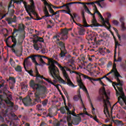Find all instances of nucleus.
Returning <instances> with one entry per match:
<instances>
[{
    "label": "nucleus",
    "mask_w": 126,
    "mask_h": 126,
    "mask_svg": "<svg viewBox=\"0 0 126 126\" xmlns=\"http://www.w3.org/2000/svg\"><path fill=\"white\" fill-rule=\"evenodd\" d=\"M100 101H103L104 105L103 107H104L103 112L104 113V115L107 117V113L106 112H107L109 114V109L108 108V104H107V102L106 101V99H105V97H104V95H101L100 97Z\"/></svg>",
    "instance_id": "nucleus-12"
},
{
    "label": "nucleus",
    "mask_w": 126,
    "mask_h": 126,
    "mask_svg": "<svg viewBox=\"0 0 126 126\" xmlns=\"http://www.w3.org/2000/svg\"><path fill=\"white\" fill-rule=\"evenodd\" d=\"M48 7L49 8V12L50 13H52L53 14L54 13H55V11H54V10L53 9V8H52L51 6H49Z\"/></svg>",
    "instance_id": "nucleus-54"
},
{
    "label": "nucleus",
    "mask_w": 126,
    "mask_h": 126,
    "mask_svg": "<svg viewBox=\"0 0 126 126\" xmlns=\"http://www.w3.org/2000/svg\"><path fill=\"white\" fill-rule=\"evenodd\" d=\"M66 110L67 111V115H72L74 117H75V109H74V110L72 111V112H71V111L69 110V108L66 106Z\"/></svg>",
    "instance_id": "nucleus-22"
},
{
    "label": "nucleus",
    "mask_w": 126,
    "mask_h": 126,
    "mask_svg": "<svg viewBox=\"0 0 126 126\" xmlns=\"http://www.w3.org/2000/svg\"><path fill=\"white\" fill-rule=\"evenodd\" d=\"M101 90L102 91L103 95L105 96V98L109 99V96H108V94H107V93H106V89H105V87H103Z\"/></svg>",
    "instance_id": "nucleus-28"
},
{
    "label": "nucleus",
    "mask_w": 126,
    "mask_h": 126,
    "mask_svg": "<svg viewBox=\"0 0 126 126\" xmlns=\"http://www.w3.org/2000/svg\"><path fill=\"white\" fill-rule=\"evenodd\" d=\"M115 48L114 50V53L116 54L117 53V48H118V45H119V41L117 40L116 41H115Z\"/></svg>",
    "instance_id": "nucleus-40"
},
{
    "label": "nucleus",
    "mask_w": 126,
    "mask_h": 126,
    "mask_svg": "<svg viewBox=\"0 0 126 126\" xmlns=\"http://www.w3.org/2000/svg\"><path fill=\"white\" fill-rule=\"evenodd\" d=\"M37 110H38L39 111L43 112L44 109L42 108V105L41 104H37L36 105Z\"/></svg>",
    "instance_id": "nucleus-36"
},
{
    "label": "nucleus",
    "mask_w": 126,
    "mask_h": 126,
    "mask_svg": "<svg viewBox=\"0 0 126 126\" xmlns=\"http://www.w3.org/2000/svg\"><path fill=\"white\" fill-rule=\"evenodd\" d=\"M73 73H75L76 74H77V75H78L79 78H80V79H81V78H85V79H89V80H91V77H89L87 75H84L81 73H79L78 72H76V71H72Z\"/></svg>",
    "instance_id": "nucleus-16"
},
{
    "label": "nucleus",
    "mask_w": 126,
    "mask_h": 126,
    "mask_svg": "<svg viewBox=\"0 0 126 126\" xmlns=\"http://www.w3.org/2000/svg\"><path fill=\"white\" fill-rule=\"evenodd\" d=\"M71 30H72V28L69 29H63L60 33V36L61 37L60 40H62V41L67 40V38H68V36H67V35H68V31H71Z\"/></svg>",
    "instance_id": "nucleus-10"
},
{
    "label": "nucleus",
    "mask_w": 126,
    "mask_h": 126,
    "mask_svg": "<svg viewBox=\"0 0 126 126\" xmlns=\"http://www.w3.org/2000/svg\"><path fill=\"white\" fill-rule=\"evenodd\" d=\"M24 68H25L26 71H27V72H28V73L30 74V75H31V76H33V71L32 70H31L30 71L27 70V68H26V66L25 65V64H24Z\"/></svg>",
    "instance_id": "nucleus-34"
},
{
    "label": "nucleus",
    "mask_w": 126,
    "mask_h": 126,
    "mask_svg": "<svg viewBox=\"0 0 126 126\" xmlns=\"http://www.w3.org/2000/svg\"><path fill=\"white\" fill-rule=\"evenodd\" d=\"M37 39L38 41L40 42L39 43H44V38H43L42 37L37 36Z\"/></svg>",
    "instance_id": "nucleus-41"
},
{
    "label": "nucleus",
    "mask_w": 126,
    "mask_h": 126,
    "mask_svg": "<svg viewBox=\"0 0 126 126\" xmlns=\"http://www.w3.org/2000/svg\"><path fill=\"white\" fill-rule=\"evenodd\" d=\"M96 13H97L98 15H99V17H100L101 19H102V21H103L104 19V18H103V16L101 15V13L98 11H97L96 12Z\"/></svg>",
    "instance_id": "nucleus-48"
},
{
    "label": "nucleus",
    "mask_w": 126,
    "mask_h": 126,
    "mask_svg": "<svg viewBox=\"0 0 126 126\" xmlns=\"http://www.w3.org/2000/svg\"><path fill=\"white\" fill-rule=\"evenodd\" d=\"M9 80H10V82H12V84H15L16 82V80H15V78L13 77H9Z\"/></svg>",
    "instance_id": "nucleus-33"
},
{
    "label": "nucleus",
    "mask_w": 126,
    "mask_h": 126,
    "mask_svg": "<svg viewBox=\"0 0 126 126\" xmlns=\"http://www.w3.org/2000/svg\"><path fill=\"white\" fill-rule=\"evenodd\" d=\"M35 81L37 83H35L34 80H31L30 82V86L33 90L36 91V92H39L42 94V93L46 92V89H47L46 86L41 85L43 83L42 79H44V77L41 75H37L35 76Z\"/></svg>",
    "instance_id": "nucleus-1"
},
{
    "label": "nucleus",
    "mask_w": 126,
    "mask_h": 126,
    "mask_svg": "<svg viewBox=\"0 0 126 126\" xmlns=\"http://www.w3.org/2000/svg\"><path fill=\"white\" fill-rule=\"evenodd\" d=\"M5 82V81H4V80H0V88H1V87H3L4 86ZM0 93H2V91L0 90Z\"/></svg>",
    "instance_id": "nucleus-30"
},
{
    "label": "nucleus",
    "mask_w": 126,
    "mask_h": 126,
    "mask_svg": "<svg viewBox=\"0 0 126 126\" xmlns=\"http://www.w3.org/2000/svg\"><path fill=\"white\" fill-rule=\"evenodd\" d=\"M117 124L118 126H124V124H123V121L117 120Z\"/></svg>",
    "instance_id": "nucleus-46"
},
{
    "label": "nucleus",
    "mask_w": 126,
    "mask_h": 126,
    "mask_svg": "<svg viewBox=\"0 0 126 126\" xmlns=\"http://www.w3.org/2000/svg\"><path fill=\"white\" fill-rule=\"evenodd\" d=\"M38 39H33L32 40V43H33V48L34 50H36V51H38Z\"/></svg>",
    "instance_id": "nucleus-21"
},
{
    "label": "nucleus",
    "mask_w": 126,
    "mask_h": 126,
    "mask_svg": "<svg viewBox=\"0 0 126 126\" xmlns=\"http://www.w3.org/2000/svg\"><path fill=\"white\" fill-rule=\"evenodd\" d=\"M12 51L15 54V55H16L17 57H21L22 54H20V55H17V51H15V49L12 48Z\"/></svg>",
    "instance_id": "nucleus-49"
},
{
    "label": "nucleus",
    "mask_w": 126,
    "mask_h": 126,
    "mask_svg": "<svg viewBox=\"0 0 126 126\" xmlns=\"http://www.w3.org/2000/svg\"><path fill=\"white\" fill-rule=\"evenodd\" d=\"M58 45L60 47L61 53L60 54V58H64L65 57V54L67 53L65 49V44L63 41H60L57 43Z\"/></svg>",
    "instance_id": "nucleus-9"
},
{
    "label": "nucleus",
    "mask_w": 126,
    "mask_h": 126,
    "mask_svg": "<svg viewBox=\"0 0 126 126\" xmlns=\"http://www.w3.org/2000/svg\"><path fill=\"white\" fill-rule=\"evenodd\" d=\"M37 57H40L39 55H32L28 57L24 62H29L28 59H31L32 61L34 63H35V65H41L40 64L38 63H37V61H36V60H37Z\"/></svg>",
    "instance_id": "nucleus-13"
},
{
    "label": "nucleus",
    "mask_w": 126,
    "mask_h": 126,
    "mask_svg": "<svg viewBox=\"0 0 126 126\" xmlns=\"http://www.w3.org/2000/svg\"><path fill=\"white\" fill-rule=\"evenodd\" d=\"M69 63H71V64H72V65H74V60L72 59H71L69 60L68 61Z\"/></svg>",
    "instance_id": "nucleus-52"
},
{
    "label": "nucleus",
    "mask_w": 126,
    "mask_h": 126,
    "mask_svg": "<svg viewBox=\"0 0 126 126\" xmlns=\"http://www.w3.org/2000/svg\"><path fill=\"white\" fill-rule=\"evenodd\" d=\"M12 35H13L12 36V43H14L13 44H12V45L13 46H14V47H15L17 44V41L16 40V37H17V35H18V34L17 33L16 35H14V34H12Z\"/></svg>",
    "instance_id": "nucleus-20"
},
{
    "label": "nucleus",
    "mask_w": 126,
    "mask_h": 126,
    "mask_svg": "<svg viewBox=\"0 0 126 126\" xmlns=\"http://www.w3.org/2000/svg\"><path fill=\"white\" fill-rule=\"evenodd\" d=\"M112 23L113 24H114V25H116V26H118V25H119V22L115 20L112 21Z\"/></svg>",
    "instance_id": "nucleus-50"
},
{
    "label": "nucleus",
    "mask_w": 126,
    "mask_h": 126,
    "mask_svg": "<svg viewBox=\"0 0 126 126\" xmlns=\"http://www.w3.org/2000/svg\"><path fill=\"white\" fill-rule=\"evenodd\" d=\"M106 79H107V80H108V81H109V82H111V83H112V85L114 87V86H115V87H117V88H118V87H121V86L120 85H113V83H116V82H113V81L112 80H111V79H110V78H109L108 77H106Z\"/></svg>",
    "instance_id": "nucleus-31"
},
{
    "label": "nucleus",
    "mask_w": 126,
    "mask_h": 126,
    "mask_svg": "<svg viewBox=\"0 0 126 126\" xmlns=\"http://www.w3.org/2000/svg\"><path fill=\"white\" fill-rule=\"evenodd\" d=\"M81 100V104L82 105V108H84V111L85 112L86 111V108H85V106L84 105V103H83V100L81 98V95H80V93H79L78 95H75L73 97L74 101H76L77 102L78 100Z\"/></svg>",
    "instance_id": "nucleus-14"
},
{
    "label": "nucleus",
    "mask_w": 126,
    "mask_h": 126,
    "mask_svg": "<svg viewBox=\"0 0 126 126\" xmlns=\"http://www.w3.org/2000/svg\"><path fill=\"white\" fill-rule=\"evenodd\" d=\"M82 16L83 18V23L84 24V27H91V25H89L87 24L86 19H85V15L84 14V12H82Z\"/></svg>",
    "instance_id": "nucleus-17"
},
{
    "label": "nucleus",
    "mask_w": 126,
    "mask_h": 126,
    "mask_svg": "<svg viewBox=\"0 0 126 126\" xmlns=\"http://www.w3.org/2000/svg\"><path fill=\"white\" fill-rule=\"evenodd\" d=\"M84 8L86 10V12H87L88 14H90L93 16V19L92 20V24L91 25V27H99V26H101V25H100V24L97 23V20L95 18V14H92V13H91L90 10H89V8H88V7H87L86 5H84Z\"/></svg>",
    "instance_id": "nucleus-8"
},
{
    "label": "nucleus",
    "mask_w": 126,
    "mask_h": 126,
    "mask_svg": "<svg viewBox=\"0 0 126 126\" xmlns=\"http://www.w3.org/2000/svg\"><path fill=\"white\" fill-rule=\"evenodd\" d=\"M120 22H121V24H125V17H122L120 19Z\"/></svg>",
    "instance_id": "nucleus-45"
},
{
    "label": "nucleus",
    "mask_w": 126,
    "mask_h": 126,
    "mask_svg": "<svg viewBox=\"0 0 126 126\" xmlns=\"http://www.w3.org/2000/svg\"><path fill=\"white\" fill-rule=\"evenodd\" d=\"M24 64L26 66L27 64V66H31L32 65V63H31L30 61L24 62V63H23L24 68Z\"/></svg>",
    "instance_id": "nucleus-35"
},
{
    "label": "nucleus",
    "mask_w": 126,
    "mask_h": 126,
    "mask_svg": "<svg viewBox=\"0 0 126 126\" xmlns=\"http://www.w3.org/2000/svg\"><path fill=\"white\" fill-rule=\"evenodd\" d=\"M63 69L64 70H65V71H71V70H70V69L68 68L66 66H64L63 67Z\"/></svg>",
    "instance_id": "nucleus-62"
},
{
    "label": "nucleus",
    "mask_w": 126,
    "mask_h": 126,
    "mask_svg": "<svg viewBox=\"0 0 126 126\" xmlns=\"http://www.w3.org/2000/svg\"><path fill=\"white\" fill-rule=\"evenodd\" d=\"M112 70H114L113 73H114V76L118 82L117 83H113V85H119L120 86H123V82L121 81V80H120V78L119 77H122V76H121V74H120V73L118 71V70L117 69V64L116 63H113V66Z\"/></svg>",
    "instance_id": "nucleus-5"
},
{
    "label": "nucleus",
    "mask_w": 126,
    "mask_h": 126,
    "mask_svg": "<svg viewBox=\"0 0 126 126\" xmlns=\"http://www.w3.org/2000/svg\"><path fill=\"white\" fill-rule=\"evenodd\" d=\"M109 19H107L106 21L105 20H103L102 21L103 25L107 28V29L109 30L111 29V24H110V23L109 22Z\"/></svg>",
    "instance_id": "nucleus-18"
},
{
    "label": "nucleus",
    "mask_w": 126,
    "mask_h": 126,
    "mask_svg": "<svg viewBox=\"0 0 126 126\" xmlns=\"http://www.w3.org/2000/svg\"><path fill=\"white\" fill-rule=\"evenodd\" d=\"M62 11L66 12V13H67V14H69V15H70V16H71V18H72V19L70 20L71 21L72 20L73 22H75V21H74V17H73V16L72 15V14H71L70 13V12H71V11H70V10L66 11L65 10H62Z\"/></svg>",
    "instance_id": "nucleus-23"
},
{
    "label": "nucleus",
    "mask_w": 126,
    "mask_h": 126,
    "mask_svg": "<svg viewBox=\"0 0 126 126\" xmlns=\"http://www.w3.org/2000/svg\"><path fill=\"white\" fill-rule=\"evenodd\" d=\"M10 7H11L10 6H8V13L9 14L10 16H13V15H14V12H15V11H14V9H11L9 11V8Z\"/></svg>",
    "instance_id": "nucleus-26"
},
{
    "label": "nucleus",
    "mask_w": 126,
    "mask_h": 126,
    "mask_svg": "<svg viewBox=\"0 0 126 126\" xmlns=\"http://www.w3.org/2000/svg\"><path fill=\"white\" fill-rule=\"evenodd\" d=\"M44 12L45 15H51L50 14H49V11H48V10H44Z\"/></svg>",
    "instance_id": "nucleus-64"
},
{
    "label": "nucleus",
    "mask_w": 126,
    "mask_h": 126,
    "mask_svg": "<svg viewBox=\"0 0 126 126\" xmlns=\"http://www.w3.org/2000/svg\"><path fill=\"white\" fill-rule=\"evenodd\" d=\"M67 121L68 123H70V121H71V116L70 115H68V116L67 117Z\"/></svg>",
    "instance_id": "nucleus-55"
},
{
    "label": "nucleus",
    "mask_w": 126,
    "mask_h": 126,
    "mask_svg": "<svg viewBox=\"0 0 126 126\" xmlns=\"http://www.w3.org/2000/svg\"><path fill=\"white\" fill-rule=\"evenodd\" d=\"M38 51H39V49H43V46L42 45V43L41 42H38L37 44Z\"/></svg>",
    "instance_id": "nucleus-43"
},
{
    "label": "nucleus",
    "mask_w": 126,
    "mask_h": 126,
    "mask_svg": "<svg viewBox=\"0 0 126 126\" xmlns=\"http://www.w3.org/2000/svg\"><path fill=\"white\" fill-rule=\"evenodd\" d=\"M49 72L52 77L55 79L54 81L59 80L62 83L64 82V80L59 76V72H60V71L57 66L53 68V70L49 71Z\"/></svg>",
    "instance_id": "nucleus-7"
},
{
    "label": "nucleus",
    "mask_w": 126,
    "mask_h": 126,
    "mask_svg": "<svg viewBox=\"0 0 126 126\" xmlns=\"http://www.w3.org/2000/svg\"><path fill=\"white\" fill-rule=\"evenodd\" d=\"M37 59L39 60L40 63H45L44 62V60H43V59L41 58V57H40V58H37Z\"/></svg>",
    "instance_id": "nucleus-63"
},
{
    "label": "nucleus",
    "mask_w": 126,
    "mask_h": 126,
    "mask_svg": "<svg viewBox=\"0 0 126 126\" xmlns=\"http://www.w3.org/2000/svg\"><path fill=\"white\" fill-rule=\"evenodd\" d=\"M60 111L61 114H65V109H64V108H61Z\"/></svg>",
    "instance_id": "nucleus-53"
},
{
    "label": "nucleus",
    "mask_w": 126,
    "mask_h": 126,
    "mask_svg": "<svg viewBox=\"0 0 126 126\" xmlns=\"http://www.w3.org/2000/svg\"><path fill=\"white\" fill-rule=\"evenodd\" d=\"M11 116L13 118H16L15 119V121H18V117H17L15 114H12Z\"/></svg>",
    "instance_id": "nucleus-57"
},
{
    "label": "nucleus",
    "mask_w": 126,
    "mask_h": 126,
    "mask_svg": "<svg viewBox=\"0 0 126 126\" xmlns=\"http://www.w3.org/2000/svg\"><path fill=\"white\" fill-rule=\"evenodd\" d=\"M84 91H85L87 93V96L88 98V99H89L90 102H91V105L92 108V113H93V112H94V111H95V108H94V106H93V104H92V102H91V99H90V96H89V94H88V91H87V89H86V88L84 87Z\"/></svg>",
    "instance_id": "nucleus-19"
},
{
    "label": "nucleus",
    "mask_w": 126,
    "mask_h": 126,
    "mask_svg": "<svg viewBox=\"0 0 126 126\" xmlns=\"http://www.w3.org/2000/svg\"><path fill=\"white\" fill-rule=\"evenodd\" d=\"M17 32H22V33L23 34V37H24V38H25V34H26L25 27H24V25H23L22 24H20L19 25L18 29H15L14 30V31L12 33V35H14V34H15V33H16Z\"/></svg>",
    "instance_id": "nucleus-11"
},
{
    "label": "nucleus",
    "mask_w": 126,
    "mask_h": 126,
    "mask_svg": "<svg viewBox=\"0 0 126 126\" xmlns=\"http://www.w3.org/2000/svg\"><path fill=\"white\" fill-rule=\"evenodd\" d=\"M121 28L122 29V31H125V30H126V28L125 26V24H121Z\"/></svg>",
    "instance_id": "nucleus-58"
},
{
    "label": "nucleus",
    "mask_w": 126,
    "mask_h": 126,
    "mask_svg": "<svg viewBox=\"0 0 126 126\" xmlns=\"http://www.w3.org/2000/svg\"><path fill=\"white\" fill-rule=\"evenodd\" d=\"M36 56H37V58H44V59H46L48 61V63L47 64V65H48V69L49 71L50 70H52L54 67H56V66L55 65V64H57L58 62H57L56 61L54 60V59L52 58H48V57L44 56H42L40 55H36Z\"/></svg>",
    "instance_id": "nucleus-6"
},
{
    "label": "nucleus",
    "mask_w": 126,
    "mask_h": 126,
    "mask_svg": "<svg viewBox=\"0 0 126 126\" xmlns=\"http://www.w3.org/2000/svg\"><path fill=\"white\" fill-rule=\"evenodd\" d=\"M43 106L44 107L47 106V104H48V99H45L44 100H43L42 101V103Z\"/></svg>",
    "instance_id": "nucleus-42"
},
{
    "label": "nucleus",
    "mask_w": 126,
    "mask_h": 126,
    "mask_svg": "<svg viewBox=\"0 0 126 126\" xmlns=\"http://www.w3.org/2000/svg\"><path fill=\"white\" fill-rule=\"evenodd\" d=\"M94 3H96V4H97V5H98V6H99V7H101V8H103L104 7L102 6V5H101V3H100V2H99V1H94Z\"/></svg>",
    "instance_id": "nucleus-56"
},
{
    "label": "nucleus",
    "mask_w": 126,
    "mask_h": 126,
    "mask_svg": "<svg viewBox=\"0 0 126 126\" xmlns=\"http://www.w3.org/2000/svg\"><path fill=\"white\" fill-rule=\"evenodd\" d=\"M56 65H58L59 67L60 68L61 70H62L63 76L65 78V79H66V80L69 79V77H68V74L66 73V71L64 70V69L63 68V66H62V65L59 64V63Z\"/></svg>",
    "instance_id": "nucleus-15"
},
{
    "label": "nucleus",
    "mask_w": 126,
    "mask_h": 126,
    "mask_svg": "<svg viewBox=\"0 0 126 126\" xmlns=\"http://www.w3.org/2000/svg\"><path fill=\"white\" fill-rule=\"evenodd\" d=\"M15 70L17 72H22V67L20 65H17L15 67Z\"/></svg>",
    "instance_id": "nucleus-27"
},
{
    "label": "nucleus",
    "mask_w": 126,
    "mask_h": 126,
    "mask_svg": "<svg viewBox=\"0 0 126 126\" xmlns=\"http://www.w3.org/2000/svg\"><path fill=\"white\" fill-rule=\"evenodd\" d=\"M42 95L40 92H36L34 93V97L35 98L34 99V101L33 103H32L31 100V98H30L29 99H27L26 98H24L23 100V102L24 104V105L26 107H29L30 106H34V105H36V103H42V101L41 100V96Z\"/></svg>",
    "instance_id": "nucleus-2"
},
{
    "label": "nucleus",
    "mask_w": 126,
    "mask_h": 126,
    "mask_svg": "<svg viewBox=\"0 0 126 126\" xmlns=\"http://www.w3.org/2000/svg\"><path fill=\"white\" fill-rule=\"evenodd\" d=\"M7 92L9 93V91L7 90L6 87H4L3 89V94L6 96V98L4 101L9 108H13V106H14V103L11 101V100H12V95L11 94H6Z\"/></svg>",
    "instance_id": "nucleus-4"
},
{
    "label": "nucleus",
    "mask_w": 126,
    "mask_h": 126,
    "mask_svg": "<svg viewBox=\"0 0 126 126\" xmlns=\"http://www.w3.org/2000/svg\"><path fill=\"white\" fill-rule=\"evenodd\" d=\"M6 21H7L9 24H12L13 22H15V19L12 18H7Z\"/></svg>",
    "instance_id": "nucleus-25"
},
{
    "label": "nucleus",
    "mask_w": 126,
    "mask_h": 126,
    "mask_svg": "<svg viewBox=\"0 0 126 126\" xmlns=\"http://www.w3.org/2000/svg\"><path fill=\"white\" fill-rule=\"evenodd\" d=\"M51 6H52L53 8H63V7H65V5H63L59 7H57L54 6V5H51Z\"/></svg>",
    "instance_id": "nucleus-44"
},
{
    "label": "nucleus",
    "mask_w": 126,
    "mask_h": 126,
    "mask_svg": "<svg viewBox=\"0 0 126 126\" xmlns=\"http://www.w3.org/2000/svg\"><path fill=\"white\" fill-rule=\"evenodd\" d=\"M63 5H65L67 10H70L69 6H68V5H70V4H68V3H66V4H63Z\"/></svg>",
    "instance_id": "nucleus-59"
},
{
    "label": "nucleus",
    "mask_w": 126,
    "mask_h": 126,
    "mask_svg": "<svg viewBox=\"0 0 126 126\" xmlns=\"http://www.w3.org/2000/svg\"><path fill=\"white\" fill-rule=\"evenodd\" d=\"M9 86L10 89H11L12 91H13L14 89V87L15 86V84L10 83L9 85Z\"/></svg>",
    "instance_id": "nucleus-37"
},
{
    "label": "nucleus",
    "mask_w": 126,
    "mask_h": 126,
    "mask_svg": "<svg viewBox=\"0 0 126 126\" xmlns=\"http://www.w3.org/2000/svg\"><path fill=\"white\" fill-rule=\"evenodd\" d=\"M84 32H85V30L84 29L80 28L78 31V33L79 35H84Z\"/></svg>",
    "instance_id": "nucleus-29"
},
{
    "label": "nucleus",
    "mask_w": 126,
    "mask_h": 126,
    "mask_svg": "<svg viewBox=\"0 0 126 126\" xmlns=\"http://www.w3.org/2000/svg\"><path fill=\"white\" fill-rule=\"evenodd\" d=\"M43 79H44V80H46V81H47V82H48V83H50V84H52V85H55V84L54 83H53V82H52V81L49 79H47L46 78H44L43 77Z\"/></svg>",
    "instance_id": "nucleus-39"
},
{
    "label": "nucleus",
    "mask_w": 126,
    "mask_h": 126,
    "mask_svg": "<svg viewBox=\"0 0 126 126\" xmlns=\"http://www.w3.org/2000/svg\"><path fill=\"white\" fill-rule=\"evenodd\" d=\"M102 38H108L109 37V35L106 32H103V35H102Z\"/></svg>",
    "instance_id": "nucleus-47"
},
{
    "label": "nucleus",
    "mask_w": 126,
    "mask_h": 126,
    "mask_svg": "<svg viewBox=\"0 0 126 126\" xmlns=\"http://www.w3.org/2000/svg\"><path fill=\"white\" fill-rule=\"evenodd\" d=\"M86 4H87L88 5H89L90 4H91L93 6H94L95 4V1L91 2H87Z\"/></svg>",
    "instance_id": "nucleus-61"
},
{
    "label": "nucleus",
    "mask_w": 126,
    "mask_h": 126,
    "mask_svg": "<svg viewBox=\"0 0 126 126\" xmlns=\"http://www.w3.org/2000/svg\"><path fill=\"white\" fill-rule=\"evenodd\" d=\"M31 3V5H29L28 6V9L31 11V12H32L33 13V15L36 16V19L34 18L33 17H27L26 19H28V20H32V19H33L34 20H42V18H40L39 17V15L35 12V3H34V0H30Z\"/></svg>",
    "instance_id": "nucleus-3"
},
{
    "label": "nucleus",
    "mask_w": 126,
    "mask_h": 126,
    "mask_svg": "<svg viewBox=\"0 0 126 126\" xmlns=\"http://www.w3.org/2000/svg\"><path fill=\"white\" fill-rule=\"evenodd\" d=\"M67 84L70 87H76L77 86H75L74 84L71 82L70 79L67 80Z\"/></svg>",
    "instance_id": "nucleus-24"
},
{
    "label": "nucleus",
    "mask_w": 126,
    "mask_h": 126,
    "mask_svg": "<svg viewBox=\"0 0 126 126\" xmlns=\"http://www.w3.org/2000/svg\"><path fill=\"white\" fill-rule=\"evenodd\" d=\"M41 53L43 54V55L46 54V48L45 47H43V48L41 49Z\"/></svg>",
    "instance_id": "nucleus-51"
},
{
    "label": "nucleus",
    "mask_w": 126,
    "mask_h": 126,
    "mask_svg": "<svg viewBox=\"0 0 126 126\" xmlns=\"http://www.w3.org/2000/svg\"><path fill=\"white\" fill-rule=\"evenodd\" d=\"M41 1H43L44 2V4L45 6H52V4H49V3L47 2V0H41Z\"/></svg>",
    "instance_id": "nucleus-38"
},
{
    "label": "nucleus",
    "mask_w": 126,
    "mask_h": 126,
    "mask_svg": "<svg viewBox=\"0 0 126 126\" xmlns=\"http://www.w3.org/2000/svg\"><path fill=\"white\" fill-rule=\"evenodd\" d=\"M125 62H123L122 63H121L120 64V66L122 68H123V69H124L125 70H126V60L125 61Z\"/></svg>",
    "instance_id": "nucleus-32"
},
{
    "label": "nucleus",
    "mask_w": 126,
    "mask_h": 126,
    "mask_svg": "<svg viewBox=\"0 0 126 126\" xmlns=\"http://www.w3.org/2000/svg\"><path fill=\"white\" fill-rule=\"evenodd\" d=\"M5 43H6V45L8 48H14L13 45H12V46H10L9 44H8V42H5Z\"/></svg>",
    "instance_id": "nucleus-60"
}]
</instances>
